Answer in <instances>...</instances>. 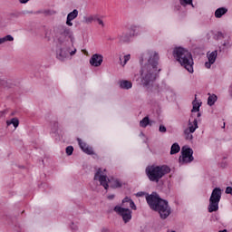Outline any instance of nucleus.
Listing matches in <instances>:
<instances>
[{"instance_id":"obj_1","label":"nucleus","mask_w":232,"mask_h":232,"mask_svg":"<svg viewBox=\"0 0 232 232\" xmlns=\"http://www.w3.org/2000/svg\"><path fill=\"white\" fill-rule=\"evenodd\" d=\"M146 55L148 57L147 63L141 67L140 71L141 83L143 86H150V84L157 81V77H159V73H160L162 69L159 68L160 56H159L157 51H148Z\"/></svg>"},{"instance_id":"obj_2","label":"nucleus","mask_w":232,"mask_h":232,"mask_svg":"<svg viewBox=\"0 0 232 232\" xmlns=\"http://www.w3.org/2000/svg\"><path fill=\"white\" fill-rule=\"evenodd\" d=\"M146 201L150 209L157 211L162 220H166L171 215V207L168 200L162 199L157 192L147 194Z\"/></svg>"},{"instance_id":"obj_3","label":"nucleus","mask_w":232,"mask_h":232,"mask_svg":"<svg viewBox=\"0 0 232 232\" xmlns=\"http://www.w3.org/2000/svg\"><path fill=\"white\" fill-rule=\"evenodd\" d=\"M172 55L174 59L183 66L189 73H193V55L191 53L183 47H175Z\"/></svg>"},{"instance_id":"obj_4","label":"nucleus","mask_w":232,"mask_h":232,"mask_svg":"<svg viewBox=\"0 0 232 232\" xmlns=\"http://www.w3.org/2000/svg\"><path fill=\"white\" fill-rule=\"evenodd\" d=\"M145 173L150 182L159 183L162 177L168 175V173H171V169L167 165H151L146 168Z\"/></svg>"},{"instance_id":"obj_5","label":"nucleus","mask_w":232,"mask_h":232,"mask_svg":"<svg viewBox=\"0 0 232 232\" xmlns=\"http://www.w3.org/2000/svg\"><path fill=\"white\" fill-rule=\"evenodd\" d=\"M220 198H222V188H215L212 190L211 196L209 198L208 213H214V211H218V204H220Z\"/></svg>"},{"instance_id":"obj_6","label":"nucleus","mask_w":232,"mask_h":232,"mask_svg":"<svg viewBox=\"0 0 232 232\" xmlns=\"http://www.w3.org/2000/svg\"><path fill=\"white\" fill-rule=\"evenodd\" d=\"M181 155L182 156L179 157V162L181 164H189L195 160V158L193 157V149L189 147H182Z\"/></svg>"},{"instance_id":"obj_7","label":"nucleus","mask_w":232,"mask_h":232,"mask_svg":"<svg viewBox=\"0 0 232 232\" xmlns=\"http://www.w3.org/2000/svg\"><path fill=\"white\" fill-rule=\"evenodd\" d=\"M114 211L119 214L120 217H122L125 224L131 220V211L130 210V208H124L122 207L116 206L114 207Z\"/></svg>"},{"instance_id":"obj_8","label":"nucleus","mask_w":232,"mask_h":232,"mask_svg":"<svg viewBox=\"0 0 232 232\" xmlns=\"http://www.w3.org/2000/svg\"><path fill=\"white\" fill-rule=\"evenodd\" d=\"M94 180H99L101 186L104 187V189H108L110 185H108V177L102 175V169H99L94 175Z\"/></svg>"},{"instance_id":"obj_9","label":"nucleus","mask_w":232,"mask_h":232,"mask_svg":"<svg viewBox=\"0 0 232 232\" xmlns=\"http://www.w3.org/2000/svg\"><path fill=\"white\" fill-rule=\"evenodd\" d=\"M59 34L62 35V37H68L71 40V43H73L74 37H73V32H72V29L68 28L65 25H61L59 27Z\"/></svg>"},{"instance_id":"obj_10","label":"nucleus","mask_w":232,"mask_h":232,"mask_svg":"<svg viewBox=\"0 0 232 232\" xmlns=\"http://www.w3.org/2000/svg\"><path fill=\"white\" fill-rule=\"evenodd\" d=\"M77 142L83 153H86L87 155H95L93 148L90 147L86 142L82 141V140L77 138Z\"/></svg>"},{"instance_id":"obj_11","label":"nucleus","mask_w":232,"mask_h":232,"mask_svg":"<svg viewBox=\"0 0 232 232\" xmlns=\"http://www.w3.org/2000/svg\"><path fill=\"white\" fill-rule=\"evenodd\" d=\"M104 57L102 54L95 53L93 54L90 59V64L91 66L99 67L101 64H102Z\"/></svg>"},{"instance_id":"obj_12","label":"nucleus","mask_w":232,"mask_h":232,"mask_svg":"<svg viewBox=\"0 0 232 232\" xmlns=\"http://www.w3.org/2000/svg\"><path fill=\"white\" fill-rule=\"evenodd\" d=\"M77 15H79V11L77 9H74L68 14L66 20L67 26H73V23H72V21H73V19H77Z\"/></svg>"},{"instance_id":"obj_13","label":"nucleus","mask_w":232,"mask_h":232,"mask_svg":"<svg viewBox=\"0 0 232 232\" xmlns=\"http://www.w3.org/2000/svg\"><path fill=\"white\" fill-rule=\"evenodd\" d=\"M56 57L59 61H64L68 57V50L60 48L56 51Z\"/></svg>"},{"instance_id":"obj_14","label":"nucleus","mask_w":232,"mask_h":232,"mask_svg":"<svg viewBox=\"0 0 232 232\" xmlns=\"http://www.w3.org/2000/svg\"><path fill=\"white\" fill-rule=\"evenodd\" d=\"M131 34L129 32L122 33L121 35L118 36V39L120 43H130V40L131 39Z\"/></svg>"},{"instance_id":"obj_15","label":"nucleus","mask_w":232,"mask_h":232,"mask_svg":"<svg viewBox=\"0 0 232 232\" xmlns=\"http://www.w3.org/2000/svg\"><path fill=\"white\" fill-rule=\"evenodd\" d=\"M119 86L121 90H130L133 87V83L128 80H121L119 82Z\"/></svg>"},{"instance_id":"obj_16","label":"nucleus","mask_w":232,"mask_h":232,"mask_svg":"<svg viewBox=\"0 0 232 232\" xmlns=\"http://www.w3.org/2000/svg\"><path fill=\"white\" fill-rule=\"evenodd\" d=\"M226 14H227V8L219 7L215 11L214 15L217 19H220V17H222V15H226Z\"/></svg>"},{"instance_id":"obj_17","label":"nucleus","mask_w":232,"mask_h":232,"mask_svg":"<svg viewBox=\"0 0 232 232\" xmlns=\"http://www.w3.org/2000/svg\"><path fill=\"white\" fill-rule=\"evenodd\" d=\"M130 34L132 37H137L140 34V25H131L130 27Z\"/></svg>"},{"instance_id":"obj_18","label":"nucleus","mask_w":232,"mask_h":232,"mask_svg":"<svg viewBox=\"0 0 232 232\" xmlns=\"http://www.w3.org/2000/svg\"><path fill=\"white\" fill-rule=\"evenodd\" d=\"M197 128H198V121L195 119L193 121V125L191 124V121H188V128L186 130H188V131H190L191 133H195V130H197Z\"/></svg>"},{"instance_id":"obj_19","label":"nucleus","mask_w":232,"mask_h":232,"mask_svg":"<svg viewBox=\"0 0 232 232\" xmlns=\"http://www.w3.org/2000/svg\"><path fill=\"white\" fill-rule=\"evenodd\" d=\"M109 183L111 184L110 186L111 188H112V189H117V188H122V182H121V180L119 179H109Z\"/></svg>"},{"instance_id":"obj_20","label":"nucleus","mask_w":232,"mask_h":232,"mask_svg":"<svg viewBox=\"0 0 232 232\" xmlns=\"http://www.w3.org/2000/svg\"><path fill=\"white\" fill-rule=\"evenodd\" d=\"M180 151V145L179 143H173L170 148V155H177Z\"/></svg>"},{"instance_id":"obj_21","label":"nucleus","mask_w":232,"mask_h":232,"mask_svg":"<svg viewBox=\"0 0 232 232\" xmlns=\"http://www.w3.org/2000/svg\"><path fill=\"white\" fill-rule=\"evenodd\" d=\"M218 55V52L217 50L213 51L211 53H208V59L211 63H214L217 61V56Z\"/></svg>"},{"instance_id":"obj_22","label":"nucleus","mask_w":232,"mask_h":232,"mask_svg":"<svg viewBox=\"0 0 232 232\" xmlns=\"http://www.w3.org/2000/svg\"><path fill=\"white\" fill-rule=\"evenodd\" d=\"M150 124V117L146 116L140 121V128H147Z\"/></svg>"},{"instance_id":"obj_23","label":"nucleus","mask_w":232,"mask_h":232,"mask_svg":"<svg viewBox=\"0 0 232 232\" xmlns=\"http://www.w3.org/2000/svg\"><path fill=\"white\" fill-rule=\"evenodd\" d=\"M217 99H218L217 95L215 94L209 95L208 98V106H213L215 102H217Z\"/></svg>"},{"instance_id":"obj_24","label":"nucleus","mask_w":232,"mask_h":232,"mask_svg":"<svg viewBox=\"0 0 232 232\" xmlns=\"http://www.w3.org/2000/svg\"><path fill=\"white\" fill-rule=\"evenodd\" d=\"M7 126H10V124H13L14 128H17L19 126V119L13 118L11 121H6Z\"/></svg>"},{"instance_id":"obj_25","label":"nucleus","mask_w":232,"mask_h":232,"mask_svg":"<svg viewBox=\"0 0 232 232\" xmlns=\"http://www.w3.org/2000/svg\"><path fill=\"white\" fill-rule=\"evenodd\" d=\"M95 21V16L90 15V16H84L83 17V23L86 24H90Z\"/></svg>"},{"instance_id":"obj_26","label":"nucleus","mask_w":232,"mask_h":232,"mask_svg":"<svg viewBox=\"0 0 232 232\" xmlns=\"http://www.w3.org/2000/svg\"><path fill=\"white\" fill-rule=\"evenodd\" d=\"M6 41H14V36L7 34L6 36L0 38V44L6 43Z\"/></svg>"},{"instance_id":"obj_27","label":"nucleus","mask_w":232,"mask_h":232,"mask_svg":"<svg viewBox=\"0 0 232 232\" xmlns=\"http://www.w3.org/2000/svg\"><path fill=\"white\" fill-rule=\"evenodd\" d=\"M181 6H193V0H179Z\"/></svg>"},{"instance_id":"obj_28","label":"nucleus","mask_w":232,"mask_h":232,"mask_svg":"<svg viewBox=\"0 0 232 232\" xmlns=\"http://www.w3.org/2000/svg\"><path fill=\"white\" fill-rule=\"evenodd\" d=\"M193 132H190L189 130H185L184 134H185V139L187 140H193Z\"/></svg>"},{"instance_id":"obj_29","label":"nucleus","mask_w":232,"mask_h":232,"mask_svg":"<svg viewBox=\"0 0 232 232\" xmlns=\"http://www.w3.org/2000/svg\"><path fill=\"white\" fill-rule=\"evenodd\" d=\"M124 61L122 63V59L120 58V61H121V66H126V64L128 63V61H130V59H131V56L130 54H126L124 57H123Z\"/></svg>"},{"instance_id":"obj_30","label":"nucleus","mask_w":232,"mask_h":232,"mask_svg":"<svg viewBox=\"0 0 232 232\" xmlns=\"http://www.w3.org/2000/svg\"><path fill=\"white\" fill-rule=\"evenodd\" d=\"M193 108L191 111H200V103H196L195 102H192Z\"/></svg>"},{"instance_id":"obj_31","label":"nucleus","mask_w":232,"mask_h":232,"mask_svg":"<svg viewBox=\"0 0 232 232\" xmlns=\"http://www.w3.org/2000/svg\"><path fill=\"white\" fill-rule=\"evenodd\" d=\"M65 151H66V154H67L68 156L72 155V154H73V146H68V147L65 149Z\"/></svg>"},{"instance_id":"obj_32","label":"nucleus","mask_w":232,"mask_h":232,"mask_svg":"<svg viewBox=\"0 0 232 232\" xmlns=\"http://www.w3.org/2000/svg\"><path fill=\"white\" fill-rule=\"evenodd\" d=\"M94 21L96 23H98V24H100L101 26L104 27V22L102 21V19L97 17V16H94Z\"/></svg>"},{"instance_id":"obj_33","label":"nucleus","mask_w":232,"mask_h":232,"mask_svg":"<svg viewBox=\"0 0 232 232\" xmlns=\"http://www.w3.org/2000/svg\"><path fill=\"white\" fill-rule=\"evenodd\" d=\"M159 131H160V133H166V131H167L166 126L160 125Z\"/></svg>"},{"instance_id":"obj_34","label":"nucleus","mask_w":232,"mask_h":232,"mask_svg":"<svg viewBox=\"0 0 232 232\" xmlns=\"http://www.w3.org/2000/svg\"><path fill=\"white\" fill-rule=\"evenodd\" d=\"M131 198H130L129 197H126L122 199V204H126V202H129V204L131 202Z\"/></svg>"},{"instance_id":"obj_35","label":"nucleus","mask_w":232,"mask_h":232,"mask_svg":"<svg viewBox=\"0 0 232 232\" xmlns=\"http://www.w3.org/2000/svg\"><path fill=\"white\" fill-rule=\"evenodd\" d=\"M130 208H131V209H137V206H135V202H133V199L130 202Z\"/></svg>"},{"instance_id":"obj_36","label":"nucleus","mask_w":232,"mask_h":232,"mask_svg":"<svg viewBox=\"0 0 232 232\" xmlns=\"http://www.w3.org/2000/svg\"><path fill=\"white\" fill-rule=\"evenodd\" d=\"M211 64H215V63L211 61H208V62L205 63V66L208 69L211 68Z\"/></svg>"},{"instance_id":"obj_37","label":"nucleus","mask_w":232,"mask_h":232,"mask_svg":"<svg viewBox=\"0 0 232 232\" xmlns=\"http://www.w3.org/2000/svg\"><path fill=\"white\" fill-rule=\"evenodd\" d=\"M0 86H2L3 88H6V81L0 80Z\"/></svg>"},{"instance_id":"obj_38","label":"nucleus","mask_w":232,"mask_h":232,"mask_svg":"<svg viewBox=\"0 0 232 232\" xmlns=\"http://www.w3.org/2000/svg\"><path fill=\"white\" fill-rule=\"evenodd\" d=\"M144 195L147 196L148 194H146V192L140 191V192H137L136 197H144Z\"/></svg>"},{"instance_id":"obj_39","label":"nucleus","mask_w":232,"mask_h":232,"mask_svg":"<svg viewBox=\"0 0 232 232\" xmlns=\"http://www.w3.org/2000/svg\"><path fill=\"white\" fill-rule=\"evenodd\" d=\"M113 198H115V195L112 194L108 196L109 200H113Z\"/></svg>"},{"instance_id":"obj_40","label":"nucleus","mask_w":232,"mask_h":232,"mask_svg":"<svg viewBox=\"0 0 232 232\" xmlns=\"http://www.w3.org/2000/svg\"><path fill=\"white\" fill-rule=\"evenodd\" d=\"M30 0H20V3L22 5H26L27 2H29Z\"/></svg>"},{"instance_id":"obj_41","label":"nucleus","mask_w":232,"mask_h":232,"mask_svg":"<svg viewBox=\"0 0 232 232\" xmlns=\"http://www.w3.org/2000/svg\"><path fill=\"white\" fill-rule=\"evenodd\" d=\"M75 52H77V49H74V51H72V52L70 53V55H75Z\"/></svg>"},{"instance_id":"obj_42","label":"nucleus","mask_w":232,"mask_h":232,"mask_svg":"<svg viewBox=\"0 0 232 232\" xmlns=\"http://www.w3.org/2000/svg\"><path fill=\"white\" fill-rule=\"evenodd\" d=\"M102 232H110V230L108 228H102Z\"/></svg>"},{"instance_id":"obj_43","label":"nucleus","mask_w":232,"mask_h":232,"mask_svg":"<svg viewBox=\"0 0 232 232\" xmlns=\"http://www.w3.org/2000/svg\"><path fill=\"white\" fill-rule=\"evenodd\" d=\"M223 46H231V45L229 44V43H224Z\"/></svg>"},{"instance_id":"obj_44","label":"nucleus","mask_w":232,"mask_h":232,"mask_svg":"<svg viewBox=\"0 0 232 232\" xmlns=\"http://www.w3.org/2000/svg\"><path fill=\"white\" fill-rule=\"evenodd\" d=\"M230 96L232 97V83L230 85V91H229Z\"/></svg>"},{"instance_id":"obj_45","label":"nucleus","mask_w":232,"mask_h":232,"mask_svg":"<svg viewBox=\"0 0 232 232\" xmlns=\"http://www.w3.org/2000/svg\"><path fill=\"white\" fill-rule=\"evenodd\" d=\"M44 14H45L46 15L50 14V10L44 11Z\"/></svg>"},{"instance_id":"obj_46","label":"nucleus","mask_w":232,"mask_h":232,"mask_svg":"<svg viewBox=\"0 0 232 232\" xmlns=\"http://www.w3.org/2000/svg\"><path fill=\"white\" fill-rule=\"evenodd\" d=\"M140 61H141V63H144V57H141Z\"/></svg>"},{"instance_id":"obj_47","label":"nucleus","mask_w":232,"mask_h":232,"mask_svg":"<svg viewBox=\"0 0 232 232\" xmlns=\"http://www.w3.org/2000/svg\"><path fill=\"white\" fill-rule=\"evenodd\" d=\"M202 114L200 112L198 113V117H200Z\"/></svg>"},{"instance_id":"obj_48","label":"nucleus","mask_w":232,"mask_h":232,"mask_svg":"<svg viewBox=\"0 0 232 232\" xmlns=\"http://www.w3.org/2000/svg\"><path fill=\"white\" fill-rule=\"evenodd\" d=\"M223 128H226V123H224Z\"/></svg>"}]
</instances>
